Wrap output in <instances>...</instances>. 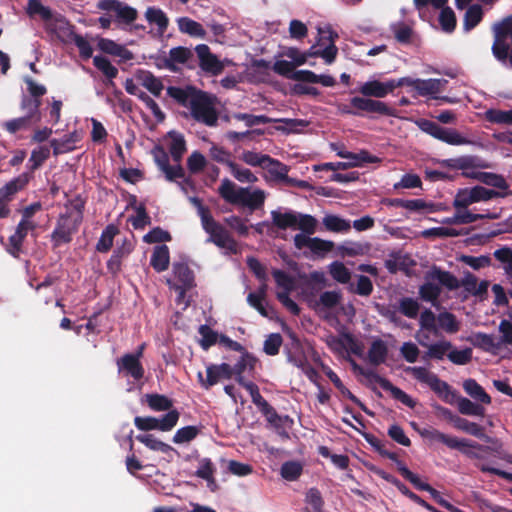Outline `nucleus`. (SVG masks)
<instances>
[{"instance_id":"f257e3e1","label":"nucleus","mask_w":512,"mask_h":512,"mask_svg":"<svg viewBox=\"0 0 512 512\" xmlns=\"http://www.w3.org/2000/svg\"><path fill=\"white\" fill-rule=\"evenodd\" d=\"M167 95L178 105L189 110L186 117L190 116L194 121L213 127L218 122V112L214 106V99L207 92L192 85L185 87L169 86Z\"/></svg>"},{"instance_id":"f03ea898","label":"nucleus","mask_w":512,"mask_h":512,"mask_svg":"<svg viewBox=\"0 0 512 512\" xmlns=\"http://www.w3.org/2000/svg\"><path fill=\"white\" fill-rule=\"evenodd\" d=\"M220 197L232 205H242L250 210H257L264 205L265 193L263 190L256 189L251 191L248 187H237V185L228 178H224L218 188Z\"/></svg>"},{"instance_id":"7ed1b4c3","label":"nucleus","mask_w":512,"mask_h":512,"mask_svg":"<svg viewBox=\"0 0 512 512\" xmlns=\"http://www.w3.org/2000/svg\"><path fill=\"white\" fill-rule=\"evenodd\" d=\"M98 10L105 14L98 18V24L102 29H109L112 21L119 25H130L138 17L135 8L120 0H99L96 4Z\"/></svg>"},{"instance_id":"20e7f679","label":"nucleus","mask_w":512,"mask_h":512,"mask_svg":"<svg viewBox=\"0 0 512 512\" xmlns=\"http://www.w3.org/2000/svg\"><path fill=\"white\" fill-rule=\"evenodd\" d=\"M271 218L273 225L280 230L299 229L308 235L316 232L317 220L309 214H302L292 210L287 212L274 210L271 212Z\"/></svg>"},{"instance_id":"39448f33","label":"nucleus","mask_w":512,"mask_h":512,"mask_svg":"<svg viewBox=\"0 0 512 512\" xmlns=\"http://www.w3.org/2000/svg\"><path fill=\"white\" fill-rule=\"evenodd\" d=\"M420 435L431 442L442 443L450 449L459 450L461 453H463L469 458H479V455L477 453L470 450L471 448L482 451H485L487 449V447H484L477 442L468 439H459L457 437L447 435L435 428L423 429L420 432Z\"/></svg>"},{"instance_id":"423d86ee","label":"nucleus","mask_w":512,"mask_h":512,"mask_svg":"<svg viewBox=\"0 0 512 512\" xmlns=\"http://www.w3.org/2000/svg\"><path fill=\"white\" fill-rule=\"evenodd\" d=\"M427 277L430 279H437V282L449 291H454L463 287L465 291L470 294H473L478 282L477 277L469 271L465 272L464 277L461 280H458V278L451 272L445 271L436 265H433L427 271Z\"/></svg>"},{"instance_id":"0eeeda50","label":"nucleus","mask_w":512,"mask_h":512,"mask_svg":"<svg viewBox=\"0 0 512 512\" xmlns=\"http://www.w3.org/2000/svg\"><path fill=\"white\" fill-rule=\"evenodd\" d=\"M341 111L345 114L360 115V112L382 116H394L395 109L380 100L355 96L351 98L350 105H343Z\"/></svg>"},{"instance_id":"6e6552de","label":"nucleus","mask_w":512,"mask_h":512,"mask_svg":"<svg viewBox=\"0 0 512 512\" xmlns=\"http://www.w3.org/2000/svg\"><path fill=\"white\" fill-rule=\"evenodd\" d=\"M81 217H74L73 212L61 214L57 219L56 226L51 233V242L54 248L72 241L73 235L77 233L81 225Z\"/></svg>"},{"instance_id":"1a4fd4ad","label":"nucleus","mask_w":512,"mask_h":512,"mask_svg":"<svg viewBox=\"0 0 512 512\" xmlns=\"http://www.w3.org/2000/svg\"><path fill=\"white\" fill-rule=\"evenodd\" d=\"M408 371L416 380L427 384L445 402L452 403V399L449 397H456V392L451 389L447 382L441 380L436 374L428 371L425 367H409Z\"/></svg>"},{"instance_id":"9d476101","label":"nucleus","mask_w":512,"mask_h":512,"mask_svg":"<svg viewBox=\"0 0 512 512\" xmlns=\"http://www.w3.org/2000/svg\"><path fill=\"white\" fill-rule=\"evenodd\" d=\"M203 230L209 235L207 242H211L219 248L227 249L235 253L237 242L232 237L230 232L213 216H209L201 222Z\"/></svg>"},{"instance_id":"9b49d317","label":"nucleus","mask_w":512,"mask_h":512,"mask_svg":"<svg viewBox=\"0 0 512 512\" xmlns=\"http://www.w3.org/2000/svg\"><path fill=\"white\" fill-rule=\"evenodd\" d=\"M398 87H401V78L390 79L386 82L371 80L360 86L359 93L364 96L363 98H384Z\"/></svg>"},{"instance_id":"f8f14e48","label":"nucleus","mask_w":512,"mask_h":512,"mask_svg":"<svg viewBox=\"0 0 512 512\" xmlns=\"http://www.w3.org/2000/svg\"><path fill=\"white\" fill-rule=\"evenodd\" d=\"M447 84L445 79H413L411 77L401 78V87H412L420 96H428L439 93L442 87Z\"/></svg>"},{"instance_id":"ddd939ff","label":"nucleus","mask_w":512,"mask_h":512,"mask_svg":"<svg viewBox=\"0 0 512 512\" xmlns=\"http://www.w3.org/2000/svg\"><path fill=\"white\" fill-rule=\"evenodd\" d=\"M207 377L203 378L201 372L198 373V379L201 386L205 389H209L218 383L221 378L231 379L232 376V366L228 363H221L219 365L211 364L206 369Z\"/></svg>"},{"instance_id":"4468645a","label":"nucleus","mask_w":512,"mask_h":512,"mask_svg":"<svg viewBox=\"0 0 512 512\" xmlns=\"http://www.w3.org/2000/svg\"><path fill=\"white\" fill-rule=\"evenodd\" d=\"M117 367L119 373L131 377L135 381H140L144 377L145 370L141 361L131 353L124 354L117 359Z\"/></svg>"},{"instance_id":"2eb2a0df","label":"nucleus","mask_w":512,"mask_h":512,"mask_svg":"<svg viewBox=\"0 0 512 512\" xmlns=\"http://www.w3.org/2000/svg\"><path fill=\"white\" fill-rule=\"evenodd\" d=\"M173 273L179 284L175 285V290L179 297H184L185 293L195 286L194 273L187 263L176 262L173 264Z\"/></svg>"},{"instance_id":"dca6fc26","label":"nucleus","mask_w":512,"mask_h":512,"mask_svg":"<svg viewBox=\"0 0 512 512\" xmlns=\"http://www.w3.org/2000/svg\"><path fill=\"white\" fill-rule=\"evenodd\" d=\"M195 51L199 58V65L203 71L213 75H218L223 71V64L211 53L210 48L206 44L197 45Z\"/></svg>"},{"instance_id":"f3484780","label":"nucleus","mask_w":512,"mask_h":512,"mask_svg":"<svg viewBox=\"0 0 512 512\" xmlns=\"http://www.w3.org/2000/svg\"><path fill=\"white\" fill-rule=\"evenodd\" d=\"M233 118L238 121H243L247 127H254L260 124H268L273 122H284L287 125L295 126H306L307 123L303 120L295 119H273L266 115H253L248 113H234Z\"/></svg>"},{"instance_id":"a211bd4d","label":"nucleus","mask_w":512,"mask_h":512,"mask_svg":"<svg viewBox=\"0 0 512 512\" xmlns=\"http://www.w3.org/2000/svg\"><path fill=\"white\" fill-rule=\"evenodd\" d=\"M418 343L422 347L427 348V351H425L422 355L423 361H429L431 359L443 360L444 357L447 356L449 351L453 348L452 343L448 340H439L435 343L429 344L422 340L421 338H419Z\"/></svg>"},{"instance_id":"6ab92c4d","label":"nucleus","mask_w":512,"mask_h":512,"mask_svg":"<svg viewBox=\"0 0 512 512\" xmlns=\"http://www.w3.org/2000/svg\"><path fill=\"white\" fill-rule=\"evenodd\" d=\"M32 178L33 175H31L29 172H24L13 178L0 188V197L8 202H11L14 196L19 191L23 190Z\"/></svg>"},{"instance_id":"aec40b11","label":"nucleus","mask_w":512,"mask_h":512,"mask_svg":"<svg viewBox=\"0 0 512 512\" xmlns=\"http://www.w3.org/2000/svg\"><path fill=\"white\" fill-rule=\"evenodd\" d=\"M32 178L33 175H31L29 172H24L13 178L0 188V197L8 202H11L14 196L19 191L23 190Z\"/></svg>"},{"instance_id":"412c9836","label":"nucleus","mask_w":512,"mask_h":512,"mask_svg":"<svg viewBox=\"0 0 512 512\" xmlns=\"http://www.w3.org/2000/svg\"><path fill=\"white\" fill-rule=\"evenodd\" d=\"M506 37L507 30L503 27H497L492 45V53L494 57L504 65L507 64L510 56V46L506 42Z\"/></svg>"},{"instance_id":"4be33fe9","label":"nucleus","mask_w":512,"mask_h":512,"mask_svg":"<svg viewBox=\"0 0 512 512\" xmlns=\"http://www.w3.org/2000/svg\"><path fill=\"white\" fill-rule=\"evenodd\" d=\"M434 281H437V279L428 278L426 272L425 282L419 287L418 293L421 300L430 302L433 306L437 307L439 305V297L442 293L441 287L443 286L439 283H434Z\"/></svg>"},{"instance_id":"5701e85b","label":"nucleus","mask_w":512,"mask_h":512,"mask_svg":"<svg viewBox=\"0 0 512 512\" xmlns=\"http://www.w3.org/2000/svg\"><path fill=\"white\" fill-rule=\"evenodd\" d=\"M471 342L474 347L493 354H496L501 348V342H498L493 335L483 332L475 333L471 338Z\"/></svg>"},{"instance_id":"b1692460","label":"nucleus","mask_w":512,"mask_h":512,"mask_svg":"<svg viewBox=\"0 0 512 512\" xmlns=\"http://www.w3.org/2000/svg\"><path fill=\"white\" fill-rule=\"evenodd\" d=\"M137 80L155 97H159L164 88L163 82L152 72L141 70L137 74Z\"/></svg>"},{"instance_id":"393cba45","label":"nucleus","mask_w":512,"mask_h":512,"mask_svg":"<svg viewBox=\"0 0 512 512\" xmlns=\"http://www.w3.org/2000/svg\"><path fill=\"white\" fill-rule=\"evenodd\" d=\"M170 253L167 245L162 244L154 248L150 259V265L156 272H163L168 269Z\"/></svg>"},{"instance_id":"a878e982","label":"nucleus","mask_w":512,"mask_h":512,"mask_svg":"<svg viewBox=\"0 0 512 512\" xmlns=\"http://www.w3.org/2000/svg\"><path fill=\"white\" fill-rule=\"evenodd\" d=\"M240 353V359L234 366H232V376H235L237 383L239 378H244L243 373L245 371H254L257 363V358L249 353L246 349Z\"/></svg>"},{"instance_id":"bb28decb","label":"nucleus","mask_w":512,"mask_h":512,"mask_svg":"<svg viewBox=\"0 0 512 512\" xmlns=\"http://www.w3.org/2000/svg\"><path fill=\"white\" fill-rule=\"evenodd\" d=\"M388 356V347L382 339L372 342L368 350V361L373 366H379L385 363Z\"/></svg>"},{"instance_id":"cd10ccee","label":"nucleus","mask_w":512,"mask_h":512,"mask_svg":"<svg viewBox=\"0 0 512 512\" xmlns=\"http://www.w3.org/2000/svg\"><path fill=\"white\" fill-rule=\"evenodd\" d=\"M171 142L169 144V152L172 159L179 163L182 160L184 153L186 152V141L181 133L171 131L168 133Z\"/></svg>"},{"instance_id":"c85d7f7f","label":"nucleus","mask_w":512,"mask_h":512,"mask_svg":"<svg viewBox=\"0 0 512 512\" xmlns=\"http://www.w3.org/2000/svg\"><path fill=\"white\" fill-rule=\"evenodd\" d=\"M464 391L474 398L475 400L483 403L490 404L491 397L486 393L484 388L475 380V379H467L463 382Z\"/></svg>"},{"instance_id":"c756f323","label":"nucleus","mask_w":512,"mask_h":512,"mask_svg":"<svg viewBox=\"0 0 512 512\" xmlns=\"http://www.w3.org/2000/svg\"><path fill=\"white\" fill-rule=\"evenodd\" d=\"M42 104L41 99H33L27 95H23L20 103V107L25 111V116L29 117L35 123L40 122L41 112L40 106Z\"/></svg>"},{"instance_id":"7c9ffc66","label":"nucleus","mask_w":512,"mask_h":512,"mask_svg":"<svg viewBox=\"0 0 512 512\" xmlns=\"http://www.w3.org/2000/svg\"><path fill=\"white\" fill-rule=\"evenodd\" d=\"M379 385L385 391H389L394 399L400 401L409 408H414L415 401L402 389L394 386L388 379L383 377L380 379Z\"/></svg>"},{"instance_id":"2f4dec72","label":"nucleus","mask_w":512,"mask_h":512,"mask_svg":"<svg viewBox=\"0 0 512 512\" xmlns=\"http://www.w3.org/2000/svg\"><path fill=\"white\" fill-rule=\"evenodd\" d=\"M328 40L330 44L323 50H317L315 53H309L311 57H321L327 64H332L337 56L338 48L335 45V40L338 38V34L331 30L328 31Z\"/></svg>"},{"instance_id":"473e14b6","label":"nucleus","mask_w":512,"mask_h":512,"mask_svg":"<svg viewBox=\"0 0 512 512\" xmlns=\"http://www.w3.org/2000/svg\"><path fill=\"white\" fill-rule=\"evenodd\" d=\"M326 376L330 379V381L334 384V386L340 391V393L350 399L353 403L358 405L365 413L370 414L366 406L348 389L344 386L341 379L333 370H328L326 372Z\"/></svg>"},{"instance_id":"72a5a7b5","label":"nucleus","mask_w":512,"mask_h":512,"mask_svg":"<svg viewBox=\"0 0 512 512\" xmlns=\"http://www.w3.org/2000/svg\"><path fill=\"white\" fill-rule=\"evenodd\" d=\"M258 409L266 417L267 421L270 424H272L276 429L283 427L284 424L287 422L291 424L293 423V420L288 415H279L275 408L271 406L268 402Z\"/></svg>"},{"instance_id":"f704fd0d","label":"nucleus","mask_w":512,"mask_h":512,"mask_svg":"<svg viewBox=\"0 0 512 512\" xmlns=\"http://www.w3.org/2000/svg\"><path fill=\"white\" fill-rule=\"evenodd\" d=\"M119 233L117 226L109 224L102 231L101 236L97 242L96 249L98 252L106 253L113 246L114 237Z\"/></svg>"},{"instance_id":"c9c22d12","label":"nucleus","mask_w":512,"mask_h":512,"mask_svg":"<svg viewBox=\"0 0 512 512\" xmlns=\"http://www.w3.org/2000/svg\"><path fill=\"white\" fill-rule=\"evenodd\" d=\"M483 18V10L479 4L469 6L463 19V28L465 31L474 29Z\"/></svg>"},{"instance_id":"e433bc0d","label":"nucleus","mask_w":512,"mask_h":512,"mask_svg":"<svg viewBox=\"0 0 512 512\" xmlns=\"http://www.w3.org/2000/svg\"><path fill=\"white\" fill-rule=\"evenodd\" d=\"M241 159L248 165L253 167H268V163H276V159L267 154L257 153L254 151H245L242 153Z\"/></svg>"},{"instance_id":"4c0bfd02","label":"nucleus","mask_w":512,"mask_h":512,"mask_svg":"<svg viewBox=\"0 0 512 512\" xmlns=\"http://www.w3.org/2000/svg\"><path fill=\"white\" fill-rule=\"evenodd\" d=\"M26 12L30 17L38 15L43 21L48 22L53 18L52 10L44 6L40 0H28Z\"/></svg>"},{"instance_id":"58836bf2","label":"nucleus","mask_w":512,"mask_h":512,"mask_svg":"<svg viewBox=\"0 0 512 512\" xmlns=\"http://www.w3.org/2000/svg\"><path fill=\"white\" fill-rule=\"evenodd\" d=\"M216 472V467L210 458H202L199 461V467L195 472V475L198 478H201L207 481L208 486L211 484H215L214 474Z\"/></svg>"},{"instance_id":"ea45409f","label":"nucleus","mask_w":512,"mask_h":512,"mask_svg":"<svg viewBox=\"0 0 512 512\" xmlns=\"http://www.w3.org/2000/svg\"><path fill=\"white\" fill-rule=\"evenodd\" d=\"M305 501L308 506L302 512H323L324 500L317 488L313 487L308 490Z\"/></svg>"},{"instance_id":"a19ab883","label":"nucleus","mask_w":512,"mask_h":512,"mask_svg":"<svg viewBox=\"0 0 512 512\" xmlns=\"http://www.w3.org/2000/svg\"><path fill=\"white\" fill-rule=\"evenodd\" d=\"M93 65L110 80L111 85H114L112 80L117 77L118 69L111 64L108 58L96 55L93 57Z\"/></svg>"},{"instance_id":"79ce46f5","label":"nucleus","mask_w":512,"mask_h":512,"mask_svg":"<svg viewBox=\"0 0 512 512\" xmlns=\"http://www.w3.org/2000/svg\"><path fill=\"white\" fill-rule=\"evenodd\" d=\"M303 472V466L298 461H286L280 468V475L287 481H296Z\"/></svg>"},{"instance_id":"37998d69","label":"nucleus","mask_w":512,"mask_h":512,"mask_svg":"<svg viewBox=\"0 0 512 512\" xmlns=\"http://www.w3.org/2000/svg\"><path fill=\"white\" fill-rule=\"evenodd\" d=\"M146 403L154 411H168L172 408L173 402L165 395L161 394H146Z\"/></svg>"},{"instance_id":"c03bdc74","label":"nucleus","mask_w":512,"mask_h":512,"mask_svg":"<svg viewBox=\"0 0 512 512\" xmlns=\"http://www.w3.org/2000/svg\"><path fill=\"white\" fill-rule=\"evenodd\" d=\"M50 157V148L47 146H40L37 149L32 150L28 165H29V173H33V171L40 168L43 163Z\"/></svg>"},{"instance_id":"a18cd8bd","label":"nucleus","mask_w":512,"mask_h":512,"mask_svg":"<svg viewBox=\"0 0 512 512\" xmlns=\"http://www.w3.org/2000/svg\"><path fill=\"white\" fill-rule=\"evenodd\" d=\"M136 439L153 451L169 453L170 451L173 450V448L169 444L157 439L152 434H140L136 436Z\"/></svg>"},{"instance_id":"49530a36","label":"nucleus","mask_w":512,"mask_h":512,"mask_svg":"<svg viewBox=\"0 0 512 512\" xmlns=\"http://www.w3.org/2000/svg\"><path fill=\"white\" fill-rule=\"evenodd\" d=\"M419 310L420 304L414 298L402 297L398 302V311L410 319L417 318Z\"/></svg>"},{"instance_id":"de8ad7c7","label":"nucleus","mask_w":512,"mask_h":512,"mask_svg":"<svg viewBox=\"0 0 512 512\" xmlns=\"http://www.w3.org/2000/svg\"><path fill=\"white\" fill-rule=\"evenodd\" d=\"M453 425L455 428H457L461 431H464V432H466L472 436H475L477 438H482L485 436L484 430L479 424H477L475 422H470L465 418H461V417L457 416L455 418Z\"/></svg>"},{"instance_id":"09e8293b","label":"nucleus","mask_w":512,"mask_h":512,"mask_svg":"<svg viewBox=\"0 0 512 512\" xmlns=\"http://www.w3.org/2000/svg\"><path fill=\"white\" fill-rule=\"evenodd\" d=\"M272 276L276 285L282 289L281 292H292L295 289V279L280 269H273Z\"/></svg>"},{"instance_id":"8fccbe9b","label":"nucleus","mask_w":512,"mask_h":512,"mask_svg":"<svg viewBox=\"0 0 512 512\" xmlns=\"http://www.w3.org/2000/svg\"><path fill=\"white\" fill-rule=\"evenodd\" d=\"M437 322L441 329L449 334H454L459 331V323L456 316L448 311H444L438 314Z\"/></svg>"},{"instance_id":"3c124183","label":"nucleus","mask_w":512,"mask_h":512,"mask_svg":"<svg viewBox=\"0 0 512 512\" xmlns=\"http://www.w3.org/2000/svg\"><path fill=\"white\" fill-rule=\"evenodd\" d=\"M458 404V410L463 415L468 416H483L484 415V408L472 402L468 398L459 396L457 399Z\"/></svg>"},{"instance_id":"603ef678","label":"nucleus","mask_w":512,"mask_h":512,"mask_svg":"<svg viewBox=\"0 0 512 512\" xmlns=\"http://www.w3.org/2000/svg\"><path fill=\"white\" fill-rule=\"evenodd\" d=\"M438 140L449 145H465L471 143L469 139L463 137L457 130L444 127L441 129Z\"/></svg>"},{"instance_id":"864d4df0","label":"nucleus","mask_w":512,"mask_h":512,"mask_svg":"<svg viewBox=\"0 0 512 512\" xmlns=\"http://www.w3.org/2000/svg\"><path fill=\"white\" fill-rule=\"evenodd\" d=\"M146 19L157 25L160 32H164L169 24L166 14L159 8L149 7L145 13Z\"/></svg>"},{"instance_id":"5fc2aeb1","label":"nucleus","mask_w":512,"mask_h":512,"mask_svg":"<svg viewBox=\"0 0 512 512\" xmlns=\"http://www.w3.org/2000/svg\"><path fill=\"white\" fill-rule=\"evenodd\" d=\"M323 225L328 231L347 232L350 230V222L336 215H326L323 218Z\"/></svg>"},{"instance_id":"6e6d98bb","label":"nucleus","mask_w":512,"mask_h":512,"mask_svg":"<svg viewBox=\"0 0 512 512\" xmlns=\"http://www.w3.org/2000/svg\"><path fill=\"white\" fill-rule=\"evenodd\" d=\"M178 25L181 32L187 33L190 36L204 37L205 35L203 26L188 17L180 18Z\"/></svg>"},{"instance_id":"4d7b16f0","label":"nucleus","mask_w":512,"mask_h":512,"mask_svg":"<svg viewBox=\"0 0 512 512\" xmlns=\"http://www.w3.org/2000/svg\"><path fill=\"white\" fill-rule=\"evenodd\" d=\"M477 178L485 185L492 186L500 190H507L509 188V184L502 175L490 172H482L479 173Z\"/></svg>"},{"instance_id":"13d9d810","label":"nucleus","mask_w":512,"mask_h":512,"mask_svg":"<svg viewBox=\"0 0 512 512\" xmlns=\"http://www.w3.org/2000/svg\"><path fill=\"white\" fill-rule=\"evenodd\" d=\"M329 273L334 280L341 284H346L351 279V272L342 262L339 261H335L330 264Z\"/></svg>"},{"instance_id":"bf43d9fd","label":"nucleus","mask_w":512,"mask_h":512,"mask_svg":"<svg viewBox=\"0 0 512 512\" xmlns=\"http://www.w3.org/2000/svg\"><path fill=\"white\" fill-rule=\"evenodd\" d=\"M266 294V285H263L258 292H251L247 296V301L251 307L256 309L262 316L267 317L268 312L263 304Z\"/></svg>"},{"instance_id":"052dcab7","label":"nucleus","mask_w":512,"mask_h":512,"mask_svg":"<svg viewBox=\"0 0 512 512\" xmlns=\"http://www.w3.org/2000/svg\"><path fill=\"white\" fill-rule=\"evenodd\" d=\"M199 433L200 429L197 426H185L176 431L172 440L175 444L187 443L195 439Z\"/></svg>"},{"instance_id":"680f3d73","label":"nucleus","mask_w":512,"mask_h":512,"mask_svg":"<svg viewBox=\"0 0 512 512\" xmlns=\"http://www.w3.org/2000/svg\"><path fill=\"white\" fill-rule=\"evenodd\" d=\"M33 124H35V122L32 121L31 119H29V117H26L24 115L22 117H18V118H14L9 121H6L3 124V127L9 133L15 134L21 130H28Z\"/></svg>"},{"instance_id":"e2e57ef3","label":"nucleus","mask_w":512,"mask_h":512,"mask_svg":"<svg viewBox=\"0 0 512 512\" xmlns=\"http://www.w3.org/2000/svg\"><path fill=\"white\" fill-rule=\"evenodd\" d=\"M238 384L249 392L252 402L257 406V408H260L267 403V400L260 394L259 387L254 382L246 381L245 378H239Z\"/></svg>"},{"instance_id":"0e129e2a","label":"nucleus","mask_w":512,"mask_h":512,"mask_svg":"<svg viewBox=\"0 0 512 512\" xmlns=\"http://www.w3.org/2000/svg\"><path fill=\"white\" fill-rule=\"evenodd\" d=\"M486 120L497 124L512 123V109L503 111L499 109H489L485 113Z\"/></svg>"},{"instance_id":"69168bd1","label":"nucleus","mask_w":512,"mask_h":512,"mask_svg":"<svg viewBox=\"0 0 512 512\" xmlns=\"http://www.w3.org/2000/svg\"><path fill=\"white\" fill-rule=\"evenodd\" d=\"M283 338L280 333H271L267 336L263 344V351L269 356H275L279 353Z\"/></svg>"},{"instance_id":"338daca9","label":"nucleus","mask_w":512,"mask_h":512,"mask_svg":"<svg viewBox=\"0 0 512 512\" xmlns=\"http://www.w3.org/2000/svg\"><path fill=\"white\" fill-rule=\"evenodd\" d=\"M192 56V52L182 46L174 47L169 51V59L167 60V66L171 67L172 64H184Z\"/></svg>"},{"instance_id":"774afa93","label":"nucleus","mask_w":512,"mask_h":512,"mask_svg":"<svg viewBox=\"0 0 512 512\" xmlns=\"http://www.w3.org/2000/svg\"><path fill=\"white\" fill-rule=\"evenodd\" d=\"M494 257L505 264V273L512 277V249L509 247H502L494 251Z\"/></svg>"}]
</instances>
